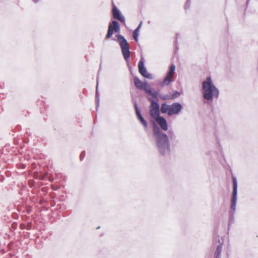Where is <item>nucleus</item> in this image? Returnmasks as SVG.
Here are the masks:
<instances>
[{
  "instance_id": "obj_28",
  "label": "nucleus",
  "mask_w": 258,
  "mask_h": 258,
  "mask_svg": "<svg viewBox=\"0 0 258 258\" xmlns=\"http://www.w3.org/2000/svg\"><path fill=\"white\" fill-rule=\"evenodd\" d=\"M249 1V0H247V3H248Z\"/></svg>"
},
{
  "instance_id": "obj_21",
  "label": "nucleus",
  "mask_w": 258,
  "mask_h": 258,
  "mask_svg": "<svg viewBox=\"0 0 258 258\" xmlns=\"http://www.w3.org/2000/svg\"><path fill=\"white\" fill-rule=\"evenodd\" d=\"M149 94L151 95L153 98L157 99L158 94L156 92H153L151 91V93H150Z\"/></svg>"
},
{
  "instance_id": "obj_16",
  "label": "nucleus",
  "mask_w": 258,
  "mask_h": 258,
  "mask_svg": "<svg viewBox=\"0 0 258 258\" xmlns=\"http://www.w3.org/2000/svg\"><path fill=\"white\" fill-rule=\"evenodd\" d=\"M170 105L167 104L166 103H163L161 105L160 111L162 113H167L169 112Z\"/></svg>"
},
{
  "instance_id": "obj_10",
  "label": "nucleus",
  "mask_w": 258,
  "mask_h": 258,
  "mask_svg": "<svg viewBox=\"0 0 258 258\" xmlns=\"http://www.w3.org/2000/svg\"><path fill=\"white\" fill-rule=\"evenodd\" d=\"M139 72L140 74L144 77L149 79H153V75L147 72L146 68L144 67V62L142 60H140L138 63Z\"/></svg>"
},
{
  "instance_id": "obj_6",
  "label": "nucleus",
  "mask_w": 258,
  "mask_h": 258,
  "mask_svg": "<svg viewBox=\"0 0 258 258\" xmlns=\"http://www.w3.org/2000/svg\"><path fill=\"white\" fill-rule=\"evenodd\" d=\"M175 70V66L172 64L168 71L166 76L164 80L160 83V86L163 87L164 86L168 85L171 82H172V79L174 77V73Z\"/></svg>"
},
{
  "instance_id": "obj_7",
  "label": "nucleus",
  "mask_w": 258,
  "mask_h": 258,
  "mask_svg": "<svg viewBox=\"0 0 258 258\" xmlns=\"http://www.w3.org/2000/svg\"><path fill=\"white\" fill-rule=\"evenodd\" d=\"M175 70V66L172 64L168 71L166 76L164 80L160 83V86L163 87L164 86L168 85L171 82H172V79L174 77V73Z\"/></svg>"
},
{
  "instance_id": "obj_27",
  "label": "nucleus",
  "mask_w": 258,
  "mask_h": 258,
  "mask_svg": "<svg viewBox=\"0 0 258 258\" xmlns=\"http://www.w3.org/2000/svg\"><path fill=\"white\" fill-rule=\"evenodd\" d=\"M100 71H101V66H100V68L99 69L98 73V74L100 73Z\"/></svg>"
},
{
  "instance_id": "obj_20",
  "label": "nucleus",
  "mask_w": 258,
  "mask_h": 258,
  "mask_svg": "<svg viewBox=\"0 0 258 258\" xmlns=\"http://www.w3.org/2000/svg\"><path fill=\"white\" fill-rule=\"evenodd\" d=\"M143 90L147 94H149L150 93H151L152 89L151 86L149 85L148 86H146L144 88H143Z\"/></svg>"
},
{
  "instance_id": "obj_5",
  "label": "nucleus",
  "mask_w": 258,
  "mask_h": 258,
  "mask_svg": "<svg viewBox=\"0 0 258 258\" xmlns=\"http://www.w3.org/2000/svg\"><path fill=\"white\" fill-rule=\"evenodd\" d=\"M148 99L151 102V105L149 107L150 115L152 118L156 119L160 116L159 105L157 102L150 97H148Z\"/></svg>"
},
{
  "instance_id": "obj_14",
  "label": "nucleus",
  "mask_w": 258,
  "mask_h": 258,
  "mask_svg": "<svg viewBox=\"0 0 258 258\" xmlns=\"http://www.w3.org/2000/svg\"><path fill=\"white\" fill-rule=\"evenodd\" d=\"M218 242L220 244L216 247V249L214 253V258H221L223 243L222 242H220V239H218Z\"/></svg>"
},
{
  "instance_id": "obj_29",
  "label": "nucleus",
  "mask_w": 258,
  "mask_h": 258,
  "mask_svg": "<svg viewBox=\"0 0 258 258\" xmlns=\"http://www.w3.org/2000/svg\"><path fill=\"white\" fill-rule=\"evenodd\" d=\"M188 1H189V0H187V3L188 2Z\"/></svg>"
},
{
  "instance_id": "obj_17",
  "label": "nucleus",
  "mask_w": 258,
  "mask_h": 258,
  "mask_svg": "<svg viewBox=\"0 0 258 258\" xmlns=\"http://www.w3.org/2000/svg\"><path fill=\"white\" fill-rule=\"evenodd\" d=\"M98 79H99V75H98V76H97V85H96V87L95 98H96V109H97L99 107V102H100V99H99V96L98 95Z\"/></svg>"
},
{
  "instance_id": "obj_24",
  "label": "nucleus",
  "mask_w": 258,
  "mask_h": 258,
  "mask_svg": "<svg viewBox=\"0 0 258 258\" xmlns=\"http://www.w3.org/2000/svg\"><path fill=\"white\" fill-rule=\"evenodd\" d=\"M143 87L144 88L146 86H148L149 84L146 81H145L143 82Z\"/></svg>"
},
{
  "instance_id": "obj_13",
  "label": "nucleus",
  "mask_w": 258,
  "mask_h": 258,
  "mask_svg": "<svg viewBox=\"0 0 258 258\" xmlns=\"http://www.w3.org/2000/svg\"><path fill=\"white\" fill-rule=\"evenodd\" d=\"M108 27H111L113 31L115 33L120 32V25L118 22L115 20L112 21L111 24L109 25Z\"/></svg>"
},
{
  "instance_id": "obj_25",
  "label": "nucleus",
  "mask_w": 258,
  "mask_h": 258,
  "mask_svg": "<svg viewBox=\"0 0 258 258\" xmlns=\"http://www.w3.org/2000/svg\"><path fill=\"white\" fill-rule=\"evenodd\" d=\"M142 25V22H141L136 29H138V30L140 31V30L141 28Z\"/></svg>"
},
{
  "instance_id": "obj_22",
  "label": "nucleus",
  "mask_w": 258,
  "mask_h": 258,
  "mask_svg": "<svg viewBox=\"0 0 258 258\" xmlns=\"http://www.w3.org/2000/svg\"><path fill=\"white\" fill-rule=\"evenodd\" d=\"M168 134L170 136V138L171 139L173 138L174 137H175V136L174 134V132L173 131L170 130L169 131H168Z\"/></svg>"
},
{
  "instance_id": "obj_11",
  "label": "nucleus",
  "mask_w": 258,
  "mask_h": 258,
  "mask_svg": "<svg viewBox=\"0 0 258 258\" xmlns=\"http://www.w3.org/2000/svg\"><path fill=\"white\" fill-rule=\"evenodd\" d=\"M134 106H135L136 114L138 119L140 121V122L143 124V125L144 126V127L145 129H147L148 128L147 122L143 117V116L141 113V111L138 106L137 102H135Z\"/></svg>"
},
{
  "instance_id": "obj_15",
  "label": "nucleus",
  "mask_w": 258,
  "mask_h": 258,
  "mask_svg": "<svg viewBox=\"0 0 258 258\" xmlns=\"http://www.w3.org/2000/svg\"><path fill=\"white\" fill-rule=\"evenodd\" d=\"M135 85L137 88L139 90H143V82H142L137 77H135L134 78Z\"/></svg>"
},
{
  "instance_id": "obj_2",
  "label": "nucleus",
  "mask_w": 258,
  "mask_h": 258,
  "mask_svg": "<svg viewBox=\"0 0 258 258\" xmlns=\"http://www.w3.org/2000/svg\"><path fill=\"white\" fill-rule=\"evenodd\" d=\"M202 93L203 98L206 100L212 102L214 98H218L219 90L213 84L211 77H207L203 82Z\"/></svg>"
},
{
  "instance_id": "obj_8",
  "label": "nucleus",
  "mask_w": 258,
  "mask_h": 258,
  "mask_svg": "<svg viewBox=\"0 0 258 258\" xmlns=\"http://www.w3.org/2000/svg\"><path fill=\"white\" fill-rule=\"evenodd\" d=\"M112 14L114 19L118 20L124 24L125 23V20L124 16L114 4H113Z\"/></svg>"
},
{
  "instance_id": "obj_19",
  "label": "nucleus",
  "mask_w": 258,
  "mask_h": 258,
  "mask_svg": "<svg viewBox=\"0 0 258 258\" xmlns=\"http://www.w3.org/2000/svg\"><path fill=\"white\" fill-rule=\"evenodd\" d=\"M113 32L114 31H113L111 27H108L107 33L105 36V38L108 39L111 38L112 36Z\"/></svg>"
},
{
  "instance_id": "obj_18",
  "label": "nucleus",
  "mask_w": 258,
  "mask_h": 258,
  "mask_svg": "<svg viewBox=\"0 0 258 258\" xmlns=\"http://www.w3.org/2000/svg\"><path fill=\"white\" fill-rule=\"evenodd\" d=\"M139 30H138V29H136L133 34V36L134 39V40L136 41V42L138 41V37L139 35Z\"/></svg>"
},
{
  "instance_id": "obj_3",
  "label": "nucleus",
  "mask_w": 258,
  "mask_h": 258,
  "mask_svg": "<svg viewBox=\"0 0 258 258\" xmlns=\"http://www.w3.org/2000/svg\"><path fill=\"white\" fill-rule=\"evenodd\" d=\"M233 192L231 203V211L229 212V223L231 224L234 222V214L236 211V205L237 202V181L235 177H232Z\"/></svg>"
},
{
  "instance_id": "obj_12",
  "label": "nucleus",
  "mask_w": 258,
  "mask_h": 258,
  "mask_svg": "<svg viewBox=\"0 0 258 258\" xmlns=\"http://www.w3.org/2000/svg\"><path fill=\"white\" fill-rule=\"evenodd\" d=\"M180 93L177 91H175L173 94H166V95H159V97L160 99L165 100L169 99H174L180 96Z\"/></svg>"
},
{
  "instance_id": "obj_1",
  "label": "nucleus",
  "mask_w": 258,
  "mask_h": 258,
  "mask_svg": "<svg viewBox=\"0 0 258 258\" xmlns=\"http://www.w3.org/2000/svg\"><path fill=\"white\" fill-rule=\"evenodd\" d=\"M160 127L152 121L153 137L155 142L156 147L159 154L164 157H168L170 155V143L168 136L161 130L167 131L168 124L166 119L160 116L155 119Z\"/></svg>"
},
{
  "instance_id": "obj_26",
  "label": "nucleus",
  "mask_w": 258,
  "mask_h": 258,
  "mask_svg": "<svg viewBox=\"0 0 258 258\" xmlns=\"http://www.w3.org/2000/svg\"><path fill=\"white\" fill-rule=\"evenodd\" d=\"M33 2H34V3H38L40 0H33Z\"/></svg>"
},
{
  "instance_id": "obj_4",
  "label": "nucleus",
  "mask_w": 258,
  "mask_h": 258,
  "mask_svg": "<svg viewBox=\"0 0 258 258\" xmlns=\"http://www.w3.org/2000/svg\"><path fill=\"white\" fill-rule=\"evenodd\" d=\"M124 59L127 61L130 57V45L127 40L121 35H116Z\"/></svg>"
},
{
  "instance_id": "obj_23",
  "label": "nucleus",
  "mask_w": 258,
  "mask_h": 258,
  "mask_svg": "<svg viewBox=\"0 0 258 258\" xmlns=\"http://www.w3.org/2000/svg\"><path fill=\"white\" fill-rule=\"evenodd\" d=\"M85 156V151H82L81 153V154H80V159H81V160H82Z\"/></svg>"
},
{
  "instance_id": "obj_9",
  "label": "nucleus",
  "mask_w": 258,
  "mask_h": 258,
  "mask_svg": "<svg viewBox=\"0 0 258 258\" xmlns=\"http://www.w3.org/2000/svg\"><path fill=\"white\" fill-rule=\"evenodd\" d=\"M182 109V105L178 102L173 103L170 105L169 112H168L169 116H172L174 114H178Z\"/></svg>"
}]
</instances>
